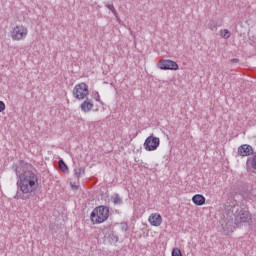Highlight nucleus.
<instances>
[{
	"label": "nucleus",
	"instance_id": "nucleus-13",
	"mask_svg": "<svg viewBox=\"0 0 256 256\" xmlns=\"http://www.w3.org/2000/svg\"><path fill=\"white\" fill-rule=\"evenodd\" d=\"M249 219H251V215H249V212H243L240 215V221H242L243 223H246V221H249Z\"/></svg>",
	"mask_w": 256,
	"mask_h": 256
},
{
	"label": "nucleus",
	"instance_id": "nucleus-16",
	"mask_svg": "<svg viewBox=\"0 0 256 256\" xmlns=\"http://www.w3.org/2000/svg\"><path fill=\"white\" fill-rule=\"evenodd\" d=\"M209 29H211V31H217V22H211L209 24Z\"/></svg>",
	"mask_w": 256,
	"mask_h": 256
},
{
	"label": "nucleus",
	"instance_id": "nucleus-10",
	"mask_svg": "<svg viewBox=\"0 0 256 256\" xmlns=\"http://www.w3.org/2000/svg\"><path fill=\"white\" fill-rule=\"evenodd\" d=\"M205 196L201 195V194H195L192 197V202L194 203V205H197L198 207H201L205 204Z\"/></svg>",
	"mask_w": 256,
	"mask_h": 256
},
{
	"label": "nucleus",
	"instance_id": "nucleus-17",
	"mask_svg": "<svg viewBox=\"0 0 256 256\" xmlns=\"http://www.w3.org/2000/svg\"><path fill=\"white\" fill-rule=\"evenodd\" d=\"M93 97H94V100L97 101L98 103L101 102V95H99V92H94Z\"/></svg>",
	"mask_w": 256,
	"mask_h": 256
},
{
	"label": "nucleus",
	"instance_id": "nucleus-12",
	"mask_svg": "<svg viewBox=\"0 0 256 256\" xmlns=\"http://www.w3.org/2000/svg\"><path fill=\"white\" fill-rule=\"evenodd\" d=\"M220 36L222 39H229V37H231V32L227 29H222L220 30Z\"/></svg>",
	"mask_w": 256,
	"mask_h": 256
},
{
	"label": "nucleus",
	"instance_id": "nucleus-22",
	"mask_svg": "<svg viewBox=\"0 0 256 256\" xmlns=\"http://www.w3.org/2000/svg\"><path fill=\"white\" fill-rule=\"evenodd\" d=\"M14 199H20L19 194H16V195L14 196Z\"/></svg>",
	"mask_w": 256,
	"mask_h": 256
},
{
	"label": "nucleus",
	"instance_id": "nucleus-21",
	"mask_svg": "<svg viewBox=\"0 0 256 256\" xmlns=\"http://www.w3.org/2000/svg\"><path fill=\"white\" fill-rule=\"evenodd\" d=\"M72 189H78L77 185L71 184Z\"/></svg>",
	"mask_w": 256,
	"mask_h": 256
},
{
	"label": "nucleus",
	"instance_id": "nucleus-18",
	"mask_svg": "<svg viewBox=\"0 0 256 256\" xmlns=\"http://www.w3.org/2000/svg\"><path fill=\"white\" fill-rule=\"evenodd\" d=\"M107 8L112 11V13L116 14L117 13V10H115V6H113V4H109L107 5Z\"/></svg>",
	"mask_w": 256,
	"mask_h": 256
},
{
	"label": "nucleus",
	"instance_id": "nucleus-8",
	"mask_svg": "<svg viewBox=\"0 0 256 256\" xmlns=\"http://www.w3.org/2000/svg\"><path fill=\"white\" fill-rule=\"evenodd\" d=\"M148 222L152 227H161V223H163V217L159 213H152L148 217Z\"/></svg>",
	"mask_w": 256,
	"mask_h": 256
},
{
	"label": "nucleus",
	"instance_id": "nucleus-6",
	"mask_svg": "<svg viewBox=\"0 0 256 256\" xmlns=\"http://www.w3.org/2000/svg\"><path fill=\"white\" fill-rule=\"evenodd\" d=\"M157 67L161 71H177L179 64L173 60L163 59L157 62Z\"/></svg>",
	"mask_w": 256,
	"mask_h": 256
},
{
	"label": "nucleus",
	"instance_id": "nucleus-2",
	"mask_svg": "<svg viewBox=\"0 0 256 256\" xmlns=\"http://www.w3.org/2000/svg\"><path fill=\"white\" fill-rule=\"evenodd\" d=\"M109 219V208L107 206H98L90 214V221L93 225H101Z\"/></svg>",
	"mask_w": 256,
	"mask_h": 256
},
{
	"label": "nucleus",
	"instance_id": "nucleus-1",
	"mask_svg": "<svg viewBox=\"0 0 256 256\" xmlns=\"http://www.w3.org/2000/svg\"><path fill=\"white\" fill-rule=\"evenodd\" d=\"M16 175L19 178L17 186L24 195L37 191L39 187V176L33 172V166L26 162H20L16 168Z\"/></svg>",
	"mask_w": 256,
	"mask_h": 256
},
{
	"label": "nucleus",
	"instance_id": "nucleus-14",
	"mask_svg": "<svg viewBox=\"0 0 256 256\" xmlns=\"http://www.w3.org/2000/svg\"><path fill=\"white\" fill-rule=\"evenodd\" d=\"M171 256H183V253L180 248L175 247L172 249Z\"/></svg>",
	"mask_w": 256,
	"mask_h": 256
},
{
	"label": "nucleus",
	"instance_id": "nucleus-4",
	"mask_svg": "<svg viewBox=\"0 0 256 256\" xmlns=\"http://www.w3.org/2000/svg\"><path fill=\"white\" fill-rule=\"evenodd\" d=\"M29 35V29L23 24H18L12 28L11 39L12 41H23Z\"/></svg>",
	"mask_w": 256,
	"mask_h": 256
},
{
	"label": "nucleus",
	"instance_id": "nucleus-15",
	"mask_svg": "<svg viewBox=\"0 0 256 256\" xmlns=\"http://www.w3.org/2000/svg\"><path fill=\"white\" fill-rule=\"evenodd\" d=\"M113 204L114 205H120V203H122L121 197L119 195H115L113 196Z\"/></svg>",
	"mask_w": 256,
	"mask_h": 256
},
{
	"label": "nucleus",
	"instance_id": "nucleus-9",
	"mask_svg": "<svg viewBox=\"0 0 256 256\" xmlns=\"http://www.w3.org/2000/svg\"><path fill=\"white\" fill-rule=\"evenodd\" d=\"M93 107H95V104L93 103V100L89 98L83 101L80 105V109L84 113H89V111H93Z\"/></svg>",
	"mask_w": 256,
	"mask_h": 256
},
{
	"label": "nucleus",
	"instance_id": "nucleus-20",
	"mask_svg": "<svg viewBox=\"0 0 256 256\" xmlns=\"http://www.w3.org/2000/svg\"><path fill=\"white\" fill-rule=\"evenodd\" d=\"M4 110H5V102L0 101V113H3Z\"/></svg>",
	"mask_w": 256,
	"mask_h": 256
},
{
	"label": "nucleus",
	"instance_id": "nucleus-3",
	"mask_svg": "<svg viewBox=\"0 0 256 256\" xmlns=\"http://www.w3.org/2000/svg\"><path fill=\"white\" fill-rule=\"evenodd\" d=\"M74 99H77L78 101H83L84 99H87L89 97V85L85 82H80L75 85L73 91H72Z\"/></svg>",
	"mask_w": 256,
	"mask_h": 256
},
{
	"label": "nucleus",
	"instance_id": "nucleus-11",
	"mask_svg": "<svg viewBox=\"0 0 256 256\" xmlns=\"http://www.w3.org/2000/svg\"><path fill=\"white\" fill-rule=\"evenodd\" d=\"M59 167L62 173H69V167H67V164H65V161L59 160Z\"/></svg>",
	"mask_w": 256,
	"mask_h": 256
},
{
	"label": "nucleus",
	"instance_id": "nucleus-19",
	"mask_svg": "<svg viewBox=\"0 0 256 256\" xmlns=\"http://www.w3.org/2000/svg\"><path fill=\"white\" fill-rule=\"evenodd\" d=\"M81 173H83V170L81 168L75 170L76 177H81Z\"/></svg>",
	"mask_w": 256,
	"mask_h": 256
},
{
	"label": "nucleus",
	"instance_id": "nucleus-7",
	"mask_svg": "<svg viewBox=\"0 0 256 256\" xmlns=\"http://www.w3.org/2000/svg\"><path fill=\"white\" fill-rule=\"evenodd\" d=\"M253 153V146L249 144H242L238 147V155H240V157H250V155H253Z\"/></svg>",
	"mask_w": 256,
	"mask_h": 256
},
{
	"label": "nucleus",
	"instance_id": "nucleus-5",
	"mask_svg": "<svg viewBox=\"0 0 256 256\" xmlns=\"http://www.w3.org/2000/svg\"><path fill=\"white\" fill-rule=\"evenodd\" d=\"M159 145H161V139L154 135L148 136L143 144L146 151H157V149H159Z\"/></svg>",
	"mask_w": 256,
	"mask_h": 256
}]
</instances>
